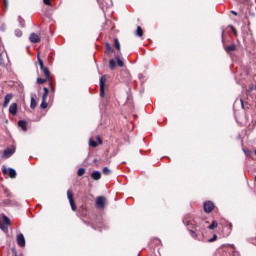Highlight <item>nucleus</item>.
<instances>
[{"mask_svg":"<svg viewBox=\"0 0 256 256\" xmlns=\"http://www.w3.org/2000/svg\"><path fill=\"white\" fill-rule=\"evenodd\" d=\"M91 177L94 179V181H99V179H101V172L95 171L91 174Z\"/></svg>","mask_w":256,"mask_h":256,"instance_id":"nucleus-12","label":"nucleus"},{"mask_svg":"<svg viewBox=\"0 0 256 256\" xmlns=\"http://www.w3.org/2000/svg\"><path fill=\"white\" fill-rule=\"evenodd\" d=\"M9 113L11 115H17V103H12L9 107Z\"/></svg>","mask_w":256,"mask_h":256,"instance_id":"nucleus-11","label":"nucleus"},{"mask_svg":"<svg viewBox=\"0 0 256 256\" xmlns=\"http://www.w3.org/2000/svg\"><path fill=\"white\" fill-rule=\"evenodd\" d=\"M2 173L3 175L8 174L10 179H15V177H17V171H15V169L13 168L7 169L4 167L2 170Z\"/></svg>","mask_w":256,"mask_h":256,"instance_id":"nucleus-2","label":"nucleus"},{"mask_svg":"<svg viewBox=\"0 0 256 256\" xmlns=\"http://www.w3.org/2000/svg\"><path fill=\"white\" fill-rule=\"evenodd\" d=\"M209 243H213L215 241H217V235H214L211 239L208 240Z\"/></svg>","mask_w":256,"mask_h":256,"instance_id":"nucleus-31","label":"nucleus"},{"mask_svg":"<svg viewBox=\"0 0 256 256\" xmlns=\"http://www.w3.org/2000/svg\"><path fill=\"white\" fill-rule=\"evenodd\" d=\"M2 219H3L2 223L8 228L9 225H11V220L9 219V217H7L5 215L2 217Z\"/></svg>","mask_w":256,"mask_h":256,"instance_id":"nucleus-15","label":"nucleus"},{"mask_svg":"<svg viewBox=\"0 0 256 256\" xmlns=\"http://www.w3.org/2000/svg\"><path fill=\"white\" fill-rule=\"evenodd\" d=\"M43 3H44L45 5H51V0H43Z\"/></svg>","mask_w":256,"mask_h":256,"instance_id":"nucleus-34","label":"nucleus"},{"mask_svg":"<svg viewBox=\"0 0 256 256\" xmlns=\"http://www.w3.org/2000/svg\"><path fill=\"white\" fill-rule=\"evenodd\" d=\"M235 49H237V46L235 44H231L229 46H225V51L227 53H231V52L235 51Z\"/></svg>","mask_w":256,"mask_h":256,"instance_id":"nucleus-13","label":"nucleus"},{"mask_svg":"<svg viewBox=\"0 0 256 256\" xmlns=\"http://www.w3.org/2000/svg\"><path fill=\"white\" fill-rule=\"evenodd\" d=\"M117 64H118V66L119 67H123V65H124V63L122 62V60L121 59H117Z\"/></svg>","mask_w":256,"mask_h":256,"instance_id":"nucleus-32","label":"nucleus"},{"mask_svg":"<svg viewBox=\"0 0 256 256\" xmlns=\"http://www.w3.org/2000/svg\"><path fill=\"white\" fill-rule=\"evenodd\" d=\"M89 145H90V147H97V142H95V140H93V139H90Z\"/></svg>","mask_w":256,"mask_h":256,"instance_id":"nucleus-27","label":"nucleus"},{"mask_svg":"<svg viewBox=\"0 0 256 256\" xmlns=\"http://www.w3.org/2000/svg\"><path fill=\"white\" fill-rule=\"evenodd\" d=\"M107 81V78L105 76H102L100 78V96L105 97V82Z\"/></svg>","mask_w":256,"mask_h":256,"instance_id":"nucleus-4","label":"nucleus"},{"mask_svg":"<svg viewBox=\"0 0 256 256\" xmlns=\"http://www.w3.org/2000/svg\"><path fill=\"white\" fill-rule=\"evenodd\" d=\"M13 153H15V148H7L4 150L2 157L3 159H9Z\"/></svg>","mask_w":256,"mask_h":256,"instance_id":"nucleus-7","label":"nucleus"},{"mask_svg":"<svg viewBox=\"0 0 256 256\" xmlns=\"http://www.w3.org/2000/svg\"><path fill=\"white\" fill-rule=\"evenodd\" d=\"M18 127H21L22 131H27V122L23 120L18 121Z\"/></svg>","mask_w":256,"mask_h":256,"instance_id":"nucleus-14","label":"nucleus"},{"mask_svg":"<svg viewBox=\"0 0 256 256\" xmlns=\"http://www.w3.org/2000/svg\"><path fill=\"white\" fill-rule=\"evenodd\" d=\"M187 225H189V222H187Z\"/></svg>","mask_w":256,"mask_h":256,"instance_id":"nucleus-42","label":"nucleus"},{"mask_svg":"<svg viewBox=\"0 0 256 256\" xmlns=\"http://www.w3.org/2000/svg\"><path fill=\"white\" fill-rule=\"evenodd\" d=\"M30 107L31 109H35V107H37V100H35L33 97L31 98Z\"/></svg>","mask_w":256,"mask_h":256,"instance_id":"nucleus-19","label":"nucleus"},{"mask_svg":"<svg viewBox=\"0 0 256 256\" xmlns=\"http://www.w3.org/2000/svg\"><path fill=\"white\" fill-rule=\"evenodd\" d=\"M105 197L103 196H99L96 199V206L98 207V209H105Z\"/></svg>","mask_w":256,"mask_h":256,"instance_id":"nucleus-5","label":"nucleus"},{"mask_svg":"<svg viewBox=\"0 0 256 256\" xmlns=\"http://www.w3.org/2000/svg\"><path fill=\"white\" fill-rule=\"evenodd\" d=\"M40 107H41V109H47V107H48L47 101L42 100Z\"/></svg>","mask_w":256,"mask_h":256,"instance_id":"nucleus-28","label":"nucleus"},{"mask_svg":"<svg viewBox=\"0 0 256 256\" xmlns=\"http://www.w3.org/2000/svg\"><path fill=\"white\" fill-rule=\"evenodd\" d=\"M15 256H17V255H15Z\"/></svg>","mask_w":256,"mask_h":256,"instance_id":"nucleus-43","label":"nucleus"},{"mask_svg":"<svg viewBox=\"0 0 256 256\" xmlns=\"http://www.w3.org/2000/svg\"><path fill=\"white\" fill-rule=\"evenodd\" d=\"M18 20H19L21 27H25V20L22 19L21 17H19Z\"/></svg>","mask_w":256,"mask_h":256,"instance_id":"nucleus-30","label":"nucleus"},{"mask_svg":"<svg viewBox=\"0 0 256 256\" xmlns=\"http://www.w3.org/2000/svg\"><path fill=\"white\" fill-rule=\"evenodd\" d=\"M78 177H83V175H85V169L84 168H80L77 172Z\"/></svg>","mask_w":256,"mask_h":256,"instance_id":"nucleus-25","label":"nucleus"},{"mask_svg":"<svg viewBox=\"0 0 256 256\" xmlns=\"http://www.w3.org/2000/svg\"><path fill=\"white\" fill-rule=\"evenodd\" d=\"M115 65H117V62H115V60L111 59L109 62L110 69H115Z\"/></svg>","mask_w":256,"mask_h":256,"instance_id":"nucleus-23","label":"nucleus"},{"mask_svg":"<svg viewBox=\"0 0 256 256\" xmlns=\"http://www.w3.org/2000/svg\"><path fill=\"white\" fill-rule=\"evenodd\" d=\"M41 53L40 52H38V54H37V59H38V63H39V59H41Z\"/></svg>","mask_w":256,"mask_h":256,"instance_id":"nucleus-37","label":"nucleus"},{"mask_svg":"<svg viewBox=\"0 0 256 256\" xmlns=\"http://www.w3.org/2000/svg\"><path fill=\"white\" fill-rule=\"evenodd\" d=\"M245 155H249L251 151L244 150Z\"/></svg>","mask_w":256,"mask_h":256,"instance_id":"nucleus-38","label":"nucleus"},{"mask_svg":"<svg viewBox=\"0 0 256 256\" xmlns=\"http://www.w3.org/2000/svg\"><path fill=\"white\" fill-rule=\"evenodd\" d=\"M190 235L193 238L197 237V233L195 231H193V230L190 231Z\"/></svg>","mask_w":256,"mask_h":256,"instance_id":"nucleus-33","label":"nucleus"},{"mask_svg":"<svg viewBox=\"0 0 256 256\" xmlns=\"http://www.w3.org/2000/svg\"><path fill=\"white\" fill-rule=\"evenodd\" d=\"M0 65H3V54H0Z\"/></svg>","mask_w":256,"mask_h":256,"instance_id":"nucleus-35","label":"nucleus"},{"mask_svg":"<svg viewBox=\"0 0 256 256\" xmlns=\"http://www.w3.org/2000/svg\"><path fill=\"white\" fill-rule=\"evenodd\" d=\"M0 229H1L4 233H7V231H8L7 226H6L3 222H1V221H0Z\"/></svg>","mask_w":256,"mask_h":256,"instance_id":"nucleus-20","label":"nucleus"},{"mask_svg":"<svg viewBox=\"0 0 256 256\" xmlns=\"http://www.w3.org/2000/svg\"><path fill=\"white\" fill-rule=\"evenodd\" d=\"M106 52L113 53V47L109 43H106Z\"/></svg>","mask_w":256,"mask_h":256,"instance_id":"nucleus-22","label":"nucleus"},{"mask_svg":"<svg viewBox=\"0 0 256 256\" xmlns=\"http://www.w3.org/2000/svg\"><path fill=\"white\" fill-rule=\"evenodd\" d=\"M217 227H218L217 221H213L211 225H209L208 229H217Z\"/></svg>","mask_w":256,"mask_h":256,"instance_id":"nucleus-26","label":"nucleus"},{"mask_svg":"<svg viewBox=\"0 0 256 256\" xmlns=\"http://www.w3.org/2000/svg\"><path fill=\"white\" fill-rule=\"evenodd\" d=\"M67 197H68L72 211H77V206L75 205V200H73V192L71 190L67 191Z\"/></svg>","mask_w":256,"mask_h":256,"instance_id":"nucleus-3","label":"nucleus"},{"mask_svg":"<svg viewBox=\"0 0 256 256\" xmlns=\"http://www.w3.org/2000/svg\"><path fill=\"white\" fill-rule=\"evenodd\" d=\"M231 13H232L233 15H237V12H235V11H231Z\"/></svg>","mask_w":256,"mask_h":256,"instance_id":"nucleus-40","label":"nucleus"},{"mask_svg":"<svg viewBox=\"0 0 256 256\" xmlns=\"http://www.w3.org/2000/svg\"><path fill=\"white\" fill-rule=\"evenodd\" d=\"M12 99H13V94H11V93L6 94V96L4 98L3 107H9V103H11Z\"/></svg>","mask_w":256,"mask_h":256,"instance_id":"nucleus-9","label":"nucleus"},{"mask_svg":"<svg viewBox=\"0 0 256 256\" xmlns=\"http://www.w3.org/2000/svg\"><path fill=\"white\" fill-rule=\"evenodd\" d=\"M233 31H234V35H237V31L235 29H233Z\"/></svg>","mask_w":256,"mask_h":256,"instance_id":"nucleus-41","label":"nucleus"},{"mask_svg":"<svg viewBox=\"0 0 256 256\" xmlns=\"http://www.w3.org/2000/svg\"><path fill=\"white\" fill-rule=\"evenodd\" d=\"M114 45L117 51H121V43H119V39L117 38L114 39Z\"/></svg>","mask_w":256,"mask_h":256,"instance_id":"nucleus-17","label":"nucleus"},{"mask_svg":"<svg viewBox=\"0 0 256 256\" xmlns=\"http://www.w3.org/2000/svg\"><path fill=\"white\" fill-rule=\"evenodd\" d=\"M215 209V204L211 201H207L204 203V211L205 213H211Z\"/></svg>","mask_w":256,"mask_h":256,"instance_id":"nucleus-6","label":"nucleus"},{"mask_svg":"<svg viewBox=\"0 0 256 256\" xmlns=\"http://www.w3.org/2000/svg\"><path fill=\"white\" fill-rule=\"evenodd\" d=\"M97 141H98V143L101 145V143H103V141L101 140V137H97Z\"/></svg>","mask_w":256,"mask_h":256,"instance_id":"nucleus-36","label":"nucleus"},{"mask_svg":"<svg viewBox=\"0 0 256 256\" xmlns=\"http://www.w3.org/2000/svg\"><path fill=\"white\" fill-rule=\"evenodd\" d=\"M38 59H39L40 69H41L43 75L45 76L46 79L51 80V74L49 72V69H47V67H45V65L43 64V60L41 58H38Z\"/></svg>","mask_w":256,"mask_h":256,"instance_id":"nucleus-1","label":"nucleus"},{"mask_svg":"<svg viewBox=\"0 0 256 256\" xmlns=\"http://www.w3.org/2000/svg\"><path fill=\"white\" fill-rule=\"evenodd\" d=\"M16 241H17V245H19V247H25V236H23V234H18L16 236Z\"/></svg>","mask_w":256,"mask_h":256,"instance_id":"nucleus-8","label":"nucleus"},{"mask_svg":"<svg viewBox=\"0 0 256 256\" xmlns=\"http://www.w3.org/2000/svg\"><path fill=\"white\" fill-rule=\"evenodd\" d=\"M47 81H51L50 79H47V78H45V79H43V78H38L37 79V83H38V85H43L45 82H47Z\"/></svg>","mask_w":256,"mask_h":256,"instance_id":"nucleus-18","label":"nucleus"},{"mask_svg":"<svg viewBox=\"0 0 256 256\" xmlns=\"http://www.w3.org/2000/svg\"><path fill=\"white\" fill-rule=\"evenodd\" d=\"M48 95H49V88L44 87V93L42 95V101H47Z\"/></svg>","mask_w":256,"mask_h":256,"instance_id":"nucleus-16","label":"nucleus"},{"mask_svg":"<svg viewBox=\"0 0 256 256\" xmlns=\"http://www.w3.org/2000/svg\"><path fill=\"white\" fill-rule=\"evenodd\" d=\"M4 203H5L6 205H9L10 200H6Z\"/></svg>","mask_w":256,"mask_h":256,"instance_id":"nucleus-39","label":"nucleus"},{"mask_svg":"<svg viewBox=\"0 0 256 256\" xmlns=\"http://www.w3.org/2000/svg\"><path fill=\"white\" fill-rule=\"evenodd\" d=\"M136 35H138V37H143V30L140 26L137 27Z\"/></svg>","mask_w":256,"mask_h":256,"instance_id":"nucleus-21","label":"nucleus"},{"mask_svg":"<svg viewBox=\"0 0 256 256\" xmlns=\"http://www.w3.org/2000/svg\"><path fill=\"white\" fill-rule=\"evenodd\" d=\"M102 173L104 175H111V170L107 167H104L103 170H102Z\"/></svg>","mask_w":256,"mask_h":256,"instance_id":"nucleus-24","label":"nucleus"},{"mask_svg":"<svg viewBox=\"0 0 256 256\" xmlns=\"http://www.w3.org/2000/svg\"><path fill=\"white\" fill-rule=\"evenodd\" d=\"M30 41L31 43H39V41H41V38H39V35L35 34V33H32L30 35Z\"/></svg>","mask_w":256,"mask_h":256,"instance_id":"nucleus-10","label":"nucleus"},{"mask_svg":"<svg viewBox=\"0 0 256 256\" xmlns=\"http://www.w3.org/2000/svg\"><path fill=\"white\" fill-rule=\"evenodd\" d=\"M16 37H21L23 35V32L20 29L15 30Z\"/></svg>","mask_w":256,"mask_h":256,"instance_id":"nucleus-29","label":"nucleus"}]
</instances>
